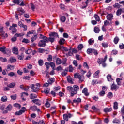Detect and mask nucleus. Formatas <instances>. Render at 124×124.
Returning a JSON list of instances; mask_svg holds the SVG:
<instances>
[{"label": "nucleus", "mask_w": 124, "mask_h": 124, "mask_svg": "<svg viewBox=\"0 0 124 124\" xmlns=\"http://www.w3.org/2000/svg\"><path fill=\"white\" fill-rule=\"evenodd\" d=\"M30 110L31 111H36L37 109V106H31L29 108Z\"/></svg>", "instance_id": "obj_26"}, {"label": "nucleus", "mask_w": 124, "mask_h": 124, "mask_svg": "<svg viewBox=\"0 0 124 124\" xmlns=\"http://www.w3.org/2000/svg\"><path fill=\"white\" fill-rule=\"evenodd\" d=\"M48 99H46V100L45 105L46 107H47L48 108H49V107L51 106V104H50V103H49V101H48Z\"/></svg>", "instance_id": "obj_43"}, {"label": "nucleus", "mask_w": 124, "mask_h": 124, "mask_svg": "<svg viewBox=\"0 0 124 124\" xmlns=\"http://www.w3.org/2000/svg\"><path fill=\"white\" fill-rule=\"evenodd\" d=\"M11 40L12 42H15L16 41H17V37L14 36L11 39Z\"/></svg>", "instance_id": "obj_55"}, {"label": "nucleus", "mask_w": 124, "mask_h": 124, "mask_svg": "<svg viewBox=\"0 0 124 124\" xmlns=\"http://www.w3.org/2000/svg\"><path fill=\"white\" fill-rule=\"evenodd\" d=\"M24 56L25 55L24 54V53L22 52L21 54L17 55V59H18V60H20V61H23V60H24Z\"/></svg>", "instance_id": "obj_16"}, {"label": "nucleus", "mask_w": 124, "mask_h": 124, "mask_svg": "<svg viewBox=\"0 0 124 124\" xmlns=\"http://www.w3.org/2000/svg\"><path fill=\"white\" fill-rule=\"evenodd\" d=\"M31 89L32 92H34L35 93H37L38 91V89L39 87H37V86H35L34 84H32L31 86Z\"/></svg>", "instance_id": "obj_7"}, {"label": "nucleus", "mask_w": 124, "mask_h": 124, "mask_svg": "<svg viewBox=\"0 0 124 124\" xmlns=\"http://www.w3.org/2000/svg\"><path fill=\"white\" fill-rule=\"evenodd\" d=\"M49 37H47L41 34H40L39 39H41L38 42L39 47H45L46 43L55 42V38H59V34L56 32H51L49 34Z\"/></svg>", "instance_id": "obj_1"}, {"label": "nucleus", "mask_w": 124, "mask_h": 124, "mask_svg": "<svg viewBox=\"0 0 124 124\" xmlns=\"http://www.w3.org/2000/svg\"><path fill=\"white\" fill-rule=\"evenodd\" d=\"M69 72H73V67L71 65L69 66Z\"/></svg>", "instance_id": "obj_64"}, {"label": "nucleus", "mask_w": 124, "mask_h": 124, "mask_svg": "<svg viewBox=\"0 0 124 124\" xmlns=\"http://www.w3.org/2000/svg\"><path fill=\"white\" fill-rule=\"evenodd\" d=\"M88 43L89 45H92L93 43H94V40H92V39H90L88 40Z\"/></svg>", "instance_id": "obj_53"}, {"label": "nucleus", "mask_w": 124, "mask_h": 124, "mask_svg": "<svg viewBox=\"0 0 124 124\" xmlns=\"http://www.w3.org/2000/svg\"><path fill=\"white\" fill-rule=\"evenodd\" d=\"M112 110H113V108H106L104 109V112L107 113L108 112H111Z\"/></svg>", "instance_id": "obj_25"}, {"label": "nucleus", "mask_w": 124, "mask_h": 124, "mask_svg": "<svg viewBox=\"0 0 124 124\" xmlns=\"http://www.w3.org/2000/svg\"><path fill=\"white\" fill-rule=\"evenodd\" d=\"M3 29H4V27L3 26H0V35H1V36L3 37L4 38H7V37H8V35H7V33H5V32L3 31Z\"/></svg>", "instance_id": "obj_3"}, {"label": "nucleus", "mask_w": 124, "mask_h": 124, "mask_svg": "<svg viewBox=\"0 0 124 124\" xmlns=\"http://www.w3.org/2000/svg\"><path fill=\"white\" fill-rule=\"evenodd\" d=\"M56 64L60 65L62 63V59L61 58L58 57L56 58Z\"/></svg>", "instance_id": "obj_30"}, {"label": "nucleus", "mask_w": 124, "mask_h": 124, "mask_svg": "<svg viewBox=\"0 0 124 124\" xmlns=\"http://www.w3.org/2000/svg\"><path fill=\"white\" fill-rule=\"evenodd\" d=\"M96 84H98L97 80L93 79L92 81L91 84L92 85L94 86V85H96Z\"/></svg>", "instance_id": "obj_46"}, {"label": "nucleus", "mask_w": 124, "mask_h": 124, "mask_svg": "<svg viewBox=\"0 0 124 124\" xmlns=\"http://www.w3.org/2000/svg\"><path fill=\"white\" fill-rule=\"evenodd\" d=\"M17 62V60L13 57H11L9 60V62H10V63H13V62Z\"/></svg>", "instance_id": "obj_21"}, {"label": "nucleus", "mask_w": 124, "mask_h": 124, "mask_svg": "<svg viewBox=\"0 0 124 124\" xmlns=\"http://www.w3.org/2000/svg\"><path fill=\"white\" fill-rule=\"evenodd\" d=\"M32 102L33 103H34L35 104H36V105H38L39 106H40L41 105V103H40V100L38 99H35L32 100Z\"/></svg>", "instance_id": "obj_9"}, {"label": "nucleus", "mask_w": 124, "mask_h": 124, "mask_svg": "<svg viewBox=\"0 0 124 124\" xmlns=\"http://www.w3.org/2000/svg\"><path fill=\"white\" fill-rule=\"evenodd\" d=\"M97 62L98 64H102L103 67H106V63L105 62H103V61H100V58H98Z\"/></svg>", "instance_id": "obj_8"}, {"label": "nucleus", "mask_w": 124, "mask_h": 124, "mask_svg": "<svg viewBox=\"0 0 124 124\" xmlns=\"http://www.w3.org/2000/svg\"><path fill=\"white\" fill-rule=\"evenodd\" d=\"M58 42L60 45H63V44H64V43L65 42V39H64V38H60Z\"/></svg>", "instance_id": "obj_13"}, {"label": "nucleus", "mask_w": 124, "mask_h": 124, "mask_svg": "<svg viewBox=\"0 0 124 124\" xmlns=\"http://www.w3.org/2000/svg\"><path fill=\"white\" fill-rule=\"evenodd\" d=\"M107 19L108 21H112V19H113V14H108L107 16Z\"/></svg>", "instance_id": "obj_24"}, {"label": "nucleus", "mask_w": 124, "mask_h": 124, "mask_svg": "<svg viewBox=\"0 0 124 124\" xmlns=\"http://www.w3.org/2000/svg\"><path fill=\"white\" fill-rule=\"evenodd\" d=\"M113 109L114 110H117L118 109V102H114L113 104Z\"/></svg>", "instance_id": "obj_38"}, {"label": "nucleus", "mask_w": 124, "mask_h": 124, "mask_svg": "<svg viewBox=\"0 0 124 124\" xmlns=\"http://www.w3.org/2000/svg\"><path fill=\"white\" fill-rule=\"evenodd\" d=\"M22 109V110H20L19 111H16L15 113V115H16V116H20V115H22L23 113H25L24 110H26V107H23Z\"/></svg>", "instance_id": "obj_6"}, {"label": "nucleus", "mask_w": 124, "mask_h": 124, "mask_svg": "<svg viewBox=\"0 0 124 124\" xmlns=\"http://www.w3.org/2000/svg\"><path fill=\"white\" fill-rule=\"evenodd\" d=\"M54 78H50L48 80V83L49 84H53V83H54Z\"/></svg>", "instance_id": "obj_50"}, {"label": "nucleus", "mask_w": 124, "mask_h": 124, "mask_svg": "<svg viewBox=\"0 0 124 124\" xmlns=\"http://www.w3.org/2000/svg\"><path fill=\"white\" fill-rule=\"evenodd\" d=\"M113 6L115 8H120L121 7V5L118 3H115V4L113 5Z\"/></svg>", "instance_id": "obj_47"}, {"label": "nucleus", "mask_w": 124, "mask_h": 124, "mask_svg": "<svg viewBox=\"0 0 124 124\" xmlns=\"http://www.w3.org/2000/svg\"><path fill=\"white\" fill-rule=\"evenodd\" d=\"M14 107H16V108H18V109H20L21 108V105L18 103H16L14 104Z\"/></svg>", "instance_id": "obj_57"}, {"label": "nucleus", "mask_w": 124, "mask_h": 124, "mask_svg": "<svg viewBox=\"0 0 124 124\" xmlns=\"http://www.w3.org/2000/svg\"><path fill=\"white\" fill-rule=\"evenodd\" d=\"M15 86H16V83L12 82L8 85L7 87H8V88H13L14 87H15Z\"/></svg>", "instance_id": "obj_31"}, {"label": "nucleus", "mask_w": 124, "mask_h": 124, "mask_svg": "<svg viewBox=\"0 0 124 124\" xmlns=\"http://www.w3.org/2000/svg\"><path fill=\"white\" fill-rule=\"evenodd\" d=\"M4 54L8 55L9 57V56L11 55V50H10L9 48H6V50Z\"/></svg>", "instance_id": "obj_14"}, {"label": "nucleus", "mask_w": 124, "mask_h": 124, "mask_svg": "<svg viewBox=\"0 0 124 124\" xmlns=\"http://www.w3.org/2000/svg\"><path fill=\"white\" fill-rule=\"evenodd\" d=\"M122 12H123V13L124 12V11H123V9H122V8L119 9L116 12V15L120 16V15L122 14Z\"/></svg>", "instance_id": "obj_22"}, {"label": "nucleus", "mask_w": 124, "mask_h": 124, "mask_svg": "<svg viewBox=\"0 0 124 124\" xmlns=\"http://www.w3.org/2000/svg\"><path fill=\"white\" fill-rule=\"evenodd\" d=\"M94 17L97 22H99L100 21V18L97 14H95Z\"/></svg>", "instance_id": "obj_40"}, {"label": "nucleus", "mask_w": 124, "mask_h": 124, "mask_svg": "<svg viewBox=\"0 0 124 124\" xmlns=\"http://www.w3.org/2000/svg\"><path fill=\"white\" fill-rule=\"evenodd\" d=\"M6 50V47L4 46H3L1 47H0V52H2L3 54L5 52V50Z\"/></svg>", "instance_id": "obj_34"}, {"label": "nucleus", "mask_w": 124, "mask_h": 124, "mask_svg": "<svg viewBox=\"0 0 124 124\" xmlns=\"http://www.w3.org/2000/svg\"><path fill=\"white\" fill-rule=\"evenodd\" d=\"M0 61L2 62H7V59H6V58H3L2 57H0Z\"/></svg>", "instance_id": "obj_39"}, {"label": "nucleus", "mask_w": 124, "mask_h": 124, "mask_svg": "<svg viewBox=\"0 0 124 124\" xmlns=\"http://www.w3.org/2000/svg\"><path fill=\"white\" fill-rule=\"evenodd\" d=\"M34 98H37V95H36V94H31L30 99H34Z\"/></svg>", "instance_id": "obj_42"}, {"label": "nucleus", "mask_w": 124, "mask_h": 124, "mask_svg": "<svg viewBox=\"0 0 124 124\" xmlns=\"http://www.w3.org/2000/svg\"><path fill=\"white\" fill-rule=\"evenodd\" d=\"M7 69H9L10 70H13V69H14V65L8 64L7 66Z\"/></svg>", "instance_id": "obj_32"}, {"label": "nucleus", "mask_w": 124, "mask_h": 124, "mask_svg": "<svg viewBox=\"0 0 124 124\" xmlns=\"http://www.w3.org/2000/svg\"><path fill=\"white\" fill-rule=\"evenodd\" d=\"M112 123H113V124H120V122L119 119L115 118L114 119H113Z\"/></svg>", "instance_id": "obj_45"}, {"label": "nucleus", "mask_w": 124, "mask_h": 124, "mask_svg": "<svg viewBox=\"0 0 124 124\" xmlns=\"http://www.w3.org/2000/svg\"><path fill=\"white\" fill-rule=\"evenodd\" d=\"M67 81L68 83H69L70 84H74V83L72 81V78H71V77L70 76H67Z\"/></svg>", "instance_id": "obj_15"}, {"label": "nucleus", "mask_w": 124, "mask_h": 124, "mask_svg": "<svg viewBox=\"0 0 124 124\" xmlns=\"http://www.w3.org/2000/svg\"><path fill=\"white\" fill-rule=\"evenodd\" d=\"M121 79L120 78H117L116 79V82L117 83V84L118 85V86H121V85H122V84L121 83Z\"/></svg>", "instance_id": "obj_59"}, {"label": "nucleus", "mask_w": 124, "mask_h": 124, "mask_svg": "<svg viewBox=\"0 0 124 124\" xmlns=\"http://www.w3.org/2000/svg\"><path fill=\"white\" fill-rule=\"evenodd\" d=\"M8 76H10V77H13L14 76L16 78L17 77V74H15V72H11L8 74Z\"/></svg>", "instance_id": "obj_23"}, {"label": "nucleus", "mask_w": 124, "mask_h": 124, "mask_svg": "<svg viewBox=\"0 0 124 124\" xmlns=\"http://www.w3.org/2000/svg\"><path fill=\"white\" fill-rule=\"evenodd\" d=\"M12 105L9 104L7 107L5 108V110L3 111L2 113L3 114H7L8 113V111H11L12 110Z\"/></svg>", "instance_id": "obj_4"}, {"label": "nucleus", "mask_w": 124, "mask_h": 124, "mask_svg": "<svg viewBox=\"0 0 124 124\" xmlns=\"http://www.w3.org/2000/svg\"><path fill=\"white\" fill-rule=\"evenodd\" d=\"M101 62H106V60H107V55H106L104 59L100 58V59Z\"/></svg>", "instance_id": "obj_58"}, {"label": "nucleus", "mask_w": 124, "mask_h": 124, "mask_svg": "<svg viewBox=\"0 0 124 124\" xmlns=\"http://www.w3.org/2000/svg\"><path fill=\"white\" fill-rule=\"evenodd\" d=\"M93 49L88 48L87 50V54H89L90 55V54H93Z\"/></svg>", "instance_id": "obj_56"}, {"label": "nucleus", "mask_w": 124, "mask_h": 124, "mask_svg": "<svg viewBox=\"0 0 124 124\" xmlns=\"http://www.w3.org/2000/svg\"><path fill=\"white\" fill-rule=\"evenodd\" d=\"M53 60V56H52V55H48V57L47 58V61L48 62H52Z\"/></svg>", "instance_id": "obj_62"}, {"label": "nucleus", "mask_w": 124, "mask_h": 124, "mask_svg": "<svg viewBox=\"0 0 124 124\" xmlns=\"http://www.w3.org/2000/svg\"><path fill=\"white\" fill-rule=\"evenodd\" d=\"M49 65L51 66L52 69H53V70H55V67H56V64H55V63L51 62L49 63Z\"/></svg>", "instance_id": "obj_37"}, {"label": "nucleus", "mask_w": 124, "mask_h": 124, "mask_svg": "<svg viewBox=\"0 0 124 124\" xmlns=\"http://www.w3.org/2000/svg\"><path fill=\"white\" fill-rule=\"evenodd\" d=\"M22 43H26L27 44L28 43H30V40L28 39L24 38L22 41Z\"/></svg>", "instance_id": "obj_41"}, {"label": "nucleus", "mask_w": 124, "mask_h": 124, "mask_svg": "<svg viewBox=\"0 0 124 124\" xmlns=\"http://www.w3.org/2000/svg\"><path fill=\"white\" fill-rule=\"evenodd\" d=\"M23 94L26 95V96H28V95H29V94L27 92H22L21 93V98L22 100H23L24 101H26V99L25 98H24Z\"/></svg>", "instance_id": "obj_20"}, {"label": "nucleus", "mask_w": 124, "mask_h": 124, "mask_svg": "<svg viewBox=\"0 0 124 124\" xmlns=\"http://www.w3.org/2000/svg\"><path fill=\"white\" fill-rule=\"evenodd\" d=\"M38 38V37L37 36V34L33 35L31 38V41L32 43L34 42L36 39Z\"/></svg>", "instance_id": "obj_18"}, {"label": "nucleus", "mask_w": 124, "mask_h": 124, "mask_svg": "<svg viewBox=\"0 0 124 124\" xmlns=\"http://www.w3.org/2000/svg\"><path fill=\"white\" fill-rule=\"evenodd\" d=\"M1 101L2 102H6L7 101V97L6 96H3L1 98Z\"/></svg>", "instance_id": "obj_35"}, {"label": "nucleus", "mask_w": 124, "mask_h": 124, "mask_svg": "<svg viewBox=\"0 0 124 124\" xmlns=\"http://www.w3.org/2000/svg\"><path fill=\"white\" fill-rule=\"evenodd\" d=\"M45 94H48L49 93H50V90H49L48 88L46 89L44 91Z\"/></svg>", "instance_id": "obj_63"}, {"label": "nucleus", "mask_w": 124, "mask_h": 124, "mask_svg": "<svg viewBox=\"0 0 124 124\" xmlns=\"http://www.w3.org/2000/svg\"><path fill=\"white\" fill-rule=\"evenodd\" d=\"M60 20H61V22H62V23H64V22H65V21L66 20V18L64 16H61Z\"/></svg>", "instance_id": "obj_48"}, {"label": "nucleus", "mask_w": 124, "mask_h": 124, "mask_svg": "<svg viewBox=\"0 0 124 124\" xmlns=\"http://www.w3.org/2000/svg\"><path fill=\"white\" fill-rule=\"evenodd\" d=\"M78 50H82L83 48H84V46H83V44H80L78 46Z\"/></svg>", "instance_id": "obj_60"}, {"label": "nucleus", "mask_w": 124, "mask_h": 124, "mask_svg": "<svg viewBox=\"0 0 124 124\" xmlns=\"http://www.w3.org/2000/svg\"><path fill=\"white\" fill-rule=\"evenodd\" d=\"M119 41H120V38H119V37L116 36L114 38L113 42H114V44H118Z\"/></svg>", "instance_id": "obj_29"}, {"label": "nucleus", "mask_w": 124, "mask_h": 124, "mask_svg": "<svg viewBox=\"0 0 124 124\" xmlns=\"http://www.w3.org/2000/svg\"><path fill=\"white\" fill-rule=\"evenodd\" d=\"M92 110H93L94 112H97V113H99L100 112V109L98 108H97L95 106H93L92 107Z\"/></svg>", "instance_id": "obj_19"}, {"label": "nucleus", "mask_w": 124, "mask_h": 124, "mask_svg": "<svg viewBox=\"0 0 124 124\" xmlns=\"http://www.w3.org/2000/svg\"><path fill=\"white\" fill-rule=\"evenodd\" d=\"M63 118L64 121H68V115L66 114H64L63 115Z\"/></svg>", "instance_id": "obj_44"}, {"label": "nucleus", "mask_w": 124, "mask_h": 124, "mask_svg": "<svg viewBox=\"0 0 124 124\" xmlns=\"http://www.w3.org/2000/svg\"><path fill=\"white\" fill-rule=\"evenodd\" d=\"M80 89V87L78 86L77 85H75L73 87L71 86H68L67 87V91H69L70 92L71 94L70 96L71 97H73L74 96L76 95V94H77V91L79 90Z\"/></svg>", "instance_id": "obj_2"}, {"label": "nucleus", "mask_w": 124, "mask_h": 124, "mask_svg": "<svg viewBox=\"0 0 124 124\" xmlns=\"http://www.w3.org/2000/svg\"><path fill=\"white\" fill-rule=\"evenodd\" d=\"M38 63L40 66H42L44 63V62H43V60L40 59L38 60Z\"/></svg>", "instance_id": "obj_36"}, {"label": "nucleus", "mask_w": 124, "mask_h": 124, "mask_svg": "<svg viewBox=\"0 0 124 124\" xmlns=\"http://www.w3.org/2000/svg\"><path fill=\"white\" fill-rule=\"evenodd\" d=\"M69 52H68V54L69 56H72L73 55V52H72V50H71V47H70L69 49Z\"/></svg>", "instance_id": "obj_61"}, {"label": "nucleus", "mask_w": 124, "mask_h": 124, "mask_svg": "<svg viewBox=\"0 0 124 124\" xmlns=\"http://www.w3.org/2000/svg\"><path fill=\"white\" fill-rule=\"evenodd\" d=\"M17 10L19 12V13H21L20 14V16H21V15H23V14H24V13H25L26 12L25 11V10H24V9H23V8H22V7H19V8H17Z\"/></svg>", "instance_id": "obj_12"}, {"label": "nucleus", "mask_w": 124, "mask_h": 124, "mask_svg": "<svg viewBox=\"0 0 124 124\" xmlns=\"http://www.w3.org/2000/svg\"><path fill=\"white\" fill-rule=\"evenodd\" d=\"M63 49L65 52H68L69 51V49H68L67 47H64L62 46H60V45H57L56 46V50L59 51V50H62V49Z\"/></svg>", "instance_id": "obj_5"}, {"label": "nucleus", "mask_w": 124, "mask_h": 124, "mask_svg": "<svg viewBox=\"0 0 124 124\" xmlns=\"http://www.w3.org/2000/svg\"><path fill=\"white\" fill-rule=\"evenodd\" d=\"M74 76L75 79H80V80H81V75H80V74L76 73L74 74Z\"/></svg>", "instance_id": "obj_28"}, {"label": "nucleus", "mask_w": 124, "mask_h": 124, "mask_svg": "<svg viewBox=\"0 0 124 124\" xmlns=\"http://www.w3.org/2000/svg\"><path fill=\"white\" fill-rule=\"evenodd\" d=\"M12 52L14 54L16 55H18L19 54V50H18V48L16 46H14L12 49Z\"/></svg>", "instance_id": "obj_11"}, {"label": "nucleus", "mask_w": 124, "mask_h": 124, "mask_svg": "<svg viewBox=\"0 0 124 124\" xmlns=\"http://www.w3.org/2000/svg\"><path fill=\"white\" fill-rule=\"evenodd\" d=\"M24 35H25V34L23 33H16L15 34V36H16V37H21L24 36Z\"/></svg>", "instance_id": "obj_49"}, {"label": "nucleus", "mask_w": 124, "mask_h": 124, "mask_svg": "<svg viewBox=\"0 0 124 124\" xmlns=\"http://www.w3.org/2000/svg\"><path fill=\"white\" fill-rule=\"evenodd\" d=\"M73 102L74 103H77V104H78L82 102V99L80 98H78L77 99H74Z\"/></svg>", "instance_id": "obj_17"}, {"label": "nucleus", "mask_w": 124, "mask_h": 124, "mask_svg": "<svg viewBox=\"0 0 124 124\" xmlns=\"http://www.w3.org/2000/svg\"><path fill=\"white\" fill-rule=\"evenodd\" d=\"M119 89V87H117V85L115 84V82H113L111 85V91H117Z\"/></svg>", "instance_id": "obj_10"}, {"label": "nucleus", "mask_w": 124, "mask_h": 124, "mask_svg": "<svg viewBox=\"0 0 124 124\" xmlns=\"http://www.w3.org/2000/svg\"><path fill=\"white\" fill-rule=\"evenodd\" d=\"M108 98H113V93L112 92H109L108 94Z\"/></svg>", "instance_id": "obj_54"}, {"label": "nucleus", "mask_w": 124, "mask_h": 124, "mask_svg": "<svg viewBox=\"0 0 124 124\" xmlns=\"http://www.w3.org/2000/svg\"><path fill=\"white\" fill-rule=\"evenodd\" d=\"M107 78L108 81L109 82H112L113 81V78H112V75L108 74L107 76Z\"/></svg>", "instance_id": "obj_27"}, {"label": "nucleus", "mask_w": 124, "mask_h": 124, "mask_svg": "<svg viewBox=\"0 0 124 124\" xmlns=\"http://www.w3.org/2000/svg\"><path fill=\"white\" fill-rule=\"evenodd\" d=\"M94 31L95 33H99V31H100V29L97 27H95L94 28Z\"/></svg>", "instance_id": "obj_33"}, {"label": "nucleus", "mask_w": 124, "mask_h": 124, "mask_svg": "<svg viewBox=\"0 0 124 124\" xmlns=\"http://www.w3.org/2000/svg\"><path fill=\"white\" fill-rule=\"evenodd\" d=\"M46 67V69H47V70H49V68H50V62H46L45 63Z\"/></svg>", "instance_id": "obj_51"}, {"label": "nucleus", "mask_w": 124, "mask_h": 124, "mask_svg": "<svg viewBox=\"0 0 124 124\" xmlns=\"http://www.w3.org/2000/svg\"><path fill=\"white\" fill-rule=\"evenodd\" d=\"M99 95L101 96H104V94H105V91L102 90L99 93Z\"/></svg>", "instance_id": "obj_52"}]
</instances>
